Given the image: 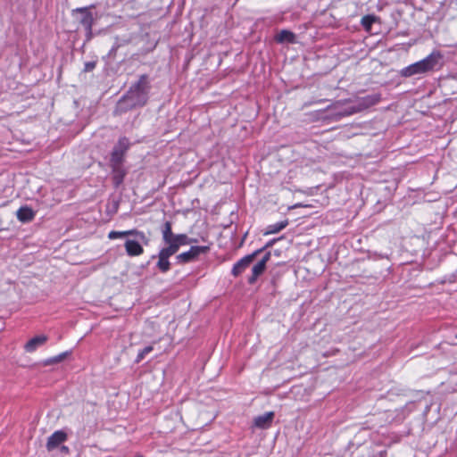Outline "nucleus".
Returning a JSON list of instances; mask_svg holds the SVG:
<instances>
[{"instance_id": "18", "label": "nucleus", "mask_w": 457, "mask_h": 457, "mask_svg": "<svg viewBox=\"0 0 457 457\" xmlns=\"http://www.w3.org/2000/svg\"><path fill=\"white\" fill-rule=\"evenodd\" d=\"M274 40L280 44H295L296 43V37L292 30H280L279 33L275 35Z\"/></svg>"}, {"instance_id": "5", "label": "nucleus", "mask_w": 457, "mask_h": 457, "mask_svg": "<svg viewBox=\"0 0 457 457\" xmlns=\"http://www.w3.org/2000/svg\"><path fill=\"white\" fill-rule=\"evenodd\" d=\"M382 99V96L380 93L367 95L361 97H359L356 100V104L349 106L345 109V111L340 113L342 116H348L353 113L361 112L365 109H368L373 105L378 104Z\"/></svg>"}, {"instance_id": "9", "label": "nucleus", "mask_w": 457, "mask_h": 457, "mask_svg": "<svg viewBox=\"0 0 457 457\" xmlns=\"http://www.w3.org/2000/svg\"><path fill=\"white\" fill-rule=\"evenodd\" d=\"M174 254L176 253H173V251L168 245H164V246L159 250L157 254H153L151 256V260L158 258V261L155 263V269L159 272L165 274L171 269L170 258Z\"/></svg>"}, {"instance_id": "14", "label": "nucleus", "mask_w": 457, "mask_h": 457, "mask_svg": "<svg viewBox=\"0 0 457 457\" xmlns=\"http://www.w3.org/2000/svg\"><path fill=\"white\" fill-rule=\"evenodd\" d=\"M274 416L273 411H268L262 415L256 416L253 419V426L260 429H267L271 426Z\"/></svg>"}, {"instance_id": "31", "label": "nucleus", "mask_w": 457, "mask_h": 457, "mask_svg": "<svg viewBox=\"0 0 457 457\" xmlns=\"http://www.w3.org/2000/svg\"><path fill=\"white\" fill-rule=\"evenodd\" d=\"M96 32L94 33V30L92 29H89L88 30V35H87V38H90L91 37L95 36V35H98L102 32V30H96Z\"/></svg>"}, {"instance_id": "13", "label": "nucleus", "mask_w": 457, "mask_h": 457, "mask_svg": "<svg viewBox=\"0 0 457 457\" xmlns=\"http://www.w3.org/2000/svg\"><path fill=\"white\" fill-rule=\"evenodd\" d=\"M67 439L68 435L64 430H56L47 438L46 447L48 452H51L55 448L59 447Z\"/></svg>"}, {"instance_id": "27", "label": "nucleus", "mask_w": 457, "mask_h": 457, "mask_svg": "<svg viewBox=\"0 0 457 457\" xmlns=\"http://www.w3.org/2000/svg\"><path fill=\"white\" fill-rule=\"evenodd\" d=\"M96 64H97L96 59L93 60V61L86 62L84 63L83 72H90V71H94L95 68L96 67Z\"/></svg>"}, {"instance_id": "35", "label": "nucleus", "mask_w": 457, "mask_h": 457, "mask_svg": "<svg viewBox=\"0 0 457 457\" xmlns=\"http://www.w3.org/2000/svg\"><path fill=\"white\" fill-rule=\"evenodd\" d=\"M190 245L193 244V243H197V239L195 238V237H190Z\"/></svg>"}, {"instance_id": "15", "label": "nucleus", "mask_w": 457, "mask_h": 457, "mask_svg": "<svg viewBox=\"0 0 457 457\" xmlns=\"http://www.w3.org/2000/svg\"><path fill=\"white\" fill-rule=\"evenodd\" d=\"M112 171V181L114 188H119L123 183L127 175V170L123 165L110 166Z\"/></svg>"}, {"instance_id": "1", "label": "nucleus", "mask_w": 457, "mask_h": 457, "mask_svg": "<svg viewBox=\"0 0 457 457\" xmlns=\"http://www.w3.org/2000/svg\"><path fill=\"white\" fill-rule=\"evenodd\" d=\"M151 80L147 74H141L138 79L117 101L112 111L114 117L121 116L130 111L145 107L149 101Z\"/></svg>"}, {"instance_id": "6", "label": "nucleus", "mask_w": 457, "mask_h": 457, "mask_svg": "<svg viewBox=\"0 0 457 457\" xmlns=\"http://www.w3.org/2000/svg\"><path fill=\"white\" fill-rule=\"evenodd\" d=\"M130 145L131 143L127 137H120L112 149L109 166L123 165Z\"/></svg>"}, {"instance_id": "7", "label": "nucleus", "mask_w": 457, "mask_h": 457, "mask_svg": "<svg viewBox=\"0 0 457 457\" xmlns=\"http://www.w3.org/2000/svg\"><path fill=\"white\" fill-rule=\"evenodd\" d=\"M417 62L424 73L439 71L445 64L444 54L438 50H434Z\"/></svg>"}, {"instance_id": "21", "label": "nucleus", "mask_w": 457, "mask_h": 457, "mask_svg": "<svg viewBox=\"0 0 457 457\" xmlns=\"http://www.w3.org/2000/svg\"><path fill=\"white\" fill-rule=\"evenodd\" d=\"M288 225V220H283L274 224L267 226L264 235L276 234L284 229Z\"/></svg>"}, {"instance_id": "22", "label": "nucleus", "mask_w": 457, "mask_h": 457, "mask_svg": "<svg viewBox=\"0 0 457 457\" xmlns=\"http://www.w3.org/2000/svg\"><path fill=\"white\" fill-rule=\"evenodd\" d=\"M71 354V351H65L63 353H61L55 355V356H53V357L44 360L43 364L45 366H49L52 364L61 362Z\"/></svg>"}, {"instance_id": "12", "label": "nucleus", "mask_w": 457, "mask_h": 457, "mask_svg": "<svg viewBox=\"0 0 457 457\" xmlns=\"http://www.w3.org/2000/svg\"><path fill=\"white\" fill-rule=\"evenodd\" d=\"M150 37L149 32H145L142 36L137 35H132V34H125L120 37H115L114 43L116 45H119V47L134 44V45H139L140 43H143L146 38Z\"/></svg>"}, {"instance_id": "17", "label": "nucleus", "mask_w": 457, "mask_h": 457, "mask_svg": "<svg viewBox=\"0 0 457 457\" xmlns=\"http://www.w3.org/2000/svg\"><path fill=\"white\" fill-rule=\"evenodd\" d=\"M16 216L18 220L21 223H29L34 220L36 212L28 205H22L17 210Z\"/></svg>"}, {"instance_id": "19", "label": "nucleus", "mask_w": 457, "mask_h": 457, "mask_svg": "<svg viewBox=\"0 0 457 457\" xmlns=\"http://www.w3.org/2000/svg\"><path fill=\"white\" fill-rule=\"evenodd\" d=\"M425 74L420 68L418 62L411 63L399 71V75L403 78H410L415 75Z\"/></svg>"}, {"instance_id": "20", "label": "nucleus", "mask_w": 457, "mask_h": 457, "mask_svg": "<svg viewBox=\"0 0 457 457\" xmlns=\"http://www.w3.org/2000/svg\"><path fill=\"white\" fill-rule=\"evenodd\" d=\"M134 234L139 235L141 237H143L142 235L138 233V229L133 228V229L123 230V231L112 230L108 234V238L109 239H117V238H123V237L130 238L129 237H132Z\"/></svg>"}, {"instance_id": "34", "label": "nucleus", "mask_w": 457, "mask_h": 457, "mask_svg": "<svg viewBox=\"0 0 457 457\" xmlns=\"http://www.w3.org/2000/svg\"><path fill=\"white\" fill-rule=\"evenodd\" d=\"M151 261H152V260L150 259V260H149V261H147L145 263L141 264V265H140V269H145V268H147V267L150 265Z\"/></svg>"}, {"instance_id": "24", "label": "nucleus", "mask_w": 457, "mask_h": 457, "mask_svg": "<svg viewBox=\"0 0 457 457\" xmlns=\"http://www.w3.org/2000/svg\"><path fill=\"white\" fill-rule=\"evenodd\" d=\"M379 21V18L374 14H368L361 18V23L364 29H370L371 26Z\"/></svg>"}, {"instance_id": "37", "label": "nucleus", "mask_w": 457, "mask_h": 457, "mask_svg": "<svg viewBox=\"0 0 457 457\" xmlns=\"http://www.w3.org/2000/svg\"><path fill=\"white\" fill-rule=\"evenodd\" d=\"M455 338H457V334L455 335Z\"/></svg>"}, {"instance_id": "23", "label": "nucleus", "mask_w": 457, "mask_h": 457, "mask_svg": "<svg viewBox=\"0 0 457 457\" xmlns=\"http://www.w3.org/2000/svg\"><path fill=\"white\" fill-rule=\"evenodd\" d=\"M282 274L278 270L270 271V294L274 295Z\"/></svg>"}, {"instance_id": "10", "label": "nucleus", "mask_w": 457, "mask_h": 457, "mask_svg": "<svg viewBox=\"0 0 457 457\" xmlns=\"http://www.w3.org/2000/svg\"><path fill=\"white\" fill-rule=\"evenodd\" d=\"M270 257L271 253L270 251L265 252L262 257L253 266L251 275L247 278V283L249 285L255 284L259 277L263 274Z\"/></svg>"}, {"instance_id": "8", "label": "nucleus", "mask_w": 457, "mask_h": 457, "mask_svg": "<svg viewBox=\"0 0 457 457\" xmlns=\"http://www.w3.org/2000/svg\"><path fill=\"white\" fill-rule=\"evenodd\" d=\"M209 251L210 246L208 245H191L189 250L176 255V263L184 265L194 262L198 260L201 254H206Z\"/></svg>"}, {"instance_id": "36", "label": "nucleus", "mask_w": 457, "mask_h": 457, "mask_svg": "<svg viewBox=\"0 0 457 457\" xmlns=\"http://www.w3.org/2000/svg\"><path fill=\"white\" fill-rule=\"evenodd\" d=\"M386 453L385 451L380 452L379 457H386Z\"/></svg>"}, {"instance_id": "33", "label": "nucleus", "mask_w": 457, "mask_h": 457, "mask_svg": "<svg viewBox=\"0 0 457 457\" xmlns=\"http://www.w3.org/2000/svg\"><path fill=\"white\" fill-rule=\"evenodd\" d=\"M444 46H448V47L457 46V41H455V42L446 43V44H445Z\"/></svg>"}, {"instance_id": "2", "label": "nucleus", "mask_w": 457, "mask_h": 457, "mask_svg": "<svg viewBox=\"0 0 457 457\" xmlns=\"http://www.w3.org/2000/svg\"><path fill=\"white\" fill-rule=\"evenodd\" d=\"M162 241L165 245H168L173 253H177L179 248L183 245H190V237L187 234L180 233L175 234L172 231V223L166 220L161 228Z\"/></svg>"}, {"instance_id": "26", "label": "nucleus", "mask_w": 457, "mask_h": 457, "mask_svg": "<svg viewBox=\"0 0 457 457\" xmlns=\"http://www.w3.org/2000/svg\"><path fill=\"white\" fill-rule=\"evenodd\" d=\"M157 45V40L154 37L152 40L147 41L146 46L142 49V53L146 54L153 51Z\"/></svg>"}, {"instance_id": "4", "label": "nucleus", "mask_w": 457, "mask_h": 457, "mask_svg": "<svg viewBox=\"0 0 457 457\" xmlns=\"http://www.w3.org/2000/svg\"><path fill=\"white\" fill-rule=\"evenodd\" d=\"M142 235L134 234L130 238H127L124 243L125 251L128 256L135 257L144 253V245L147 246L150 243V238L144 231L138 230Z\"/></svg>"}, {"instance_id": "32", "label": "nucleus", "mask_w": 457, "mask_h": 457, "mask_svg": "<svg viewBox=\"0 0 457 457\" xmlns=\"http://www.w3.org/2000/svg\"><path fill=\"white\" fill-rule=\"evenodd\" d=\"M61 452L63 453H70V449L66 445H61Z\"/></svg>"}, {"instance_id": "30", "label": "nucleus", "mask_w": 457, "mask_h": 457, "mask_svg": "<svg viewBox=\"0 0 457 457\" xmlns=\"http://www.w3.org/2000/svg\"><path fill=\"white\" fill-rule=\"evenodd\" d=\"M413 404L414 403L413 402H410L408 403L407 404H405V406L403 407V410H407V412L410 413L413 411L412 407H413Z\"/></svg>"}, {"instance_id": "11", "label": "nucleus", "mask_w": 457, "mask_h": 457, "mask_svg": "<svg viewBox=\"0 0 457 457\" xmlns=\"http://www.w3.org/2000/svg\"><path fill=\"white\" fill-rule=\"evenodd\" d=\"M260 253H262V250H255L253 253L242 257L236 263H234L231 270V275L235 278L240 276Z\"/></svg>"}, {"instance_id": "28", "label": "nucleus", "mask_w": 457, "mask_h": 457, "mask_svg": "<svg viewBox=\"0 0 457 457\" xmlns=\"http://www.w3.org/2000/svg\"><path fill=\"white\" fill-rule=\"evenodd\" d=\"M119 48H120L119 45H116L115 43H113L112 48L109 50V52L106 54V56L104 57V59H105V58H107V59H114Z\"/></svg>"}, {"instance_id": "25", "label": "nucleus", "mask_w": 457, "mask_h": 457, "mask_svg": "<svg viewBox=\"0 0 457 457\" xmlns=\"http://www.w3.org/2000/svg\"><path fill=\"white\" fill-rule=\"evenodd\" d=\"M153 350H154V347L152 345H147V346L144 347L143 349L139 350L137 353V355L135 359V363L141 362L145 359V357L148 353H150Z\"/></svg>"}, {"instance_id": "29", "label": "nucleus", "mask_w": 457, "mask_h": 457, "mask_svg": "<svg viewBox=\"0 0 457 457\" xmlns=\"http://www.w3.org/2000/svg\"><path fill=\"white\" fill-rule=\"evenodd\" d=\"M279 238H273L268 241L262 247L259 248L258 250H262V253H263L267 248L271 247Z\"/></svg>"}, {"instance_id": "16", "label": "nucleus", "mask_w": 457, "mask_h": 457, "mask_svg": "<svg viewBox=\"0 0 457 457\" xmlns=\"http://www.w3.org/2000/svg\"><path fill=\"white\" fill-rule=\"evenodd\" d=\"M48 340V337L46 335H38L30 338L24 345V350L27 353H33L37 348L44 345Z\"/></svg>"}, {"instance_id": "3", "label": "nucleus", "mask_w": 457, "mask_h": 457, "mask_svg": "<svg viewBox=\"0 0 457 457\" xmlns=\"http://www.w3.org/2000/svg\"><path fill=\"white\" fill-rule=\"evenodd\" d=\"M96 7V4H90L72 10L71 16L74 22L83 29H91L95 21L98 19Z\"/></svg>"}]
</instances>
